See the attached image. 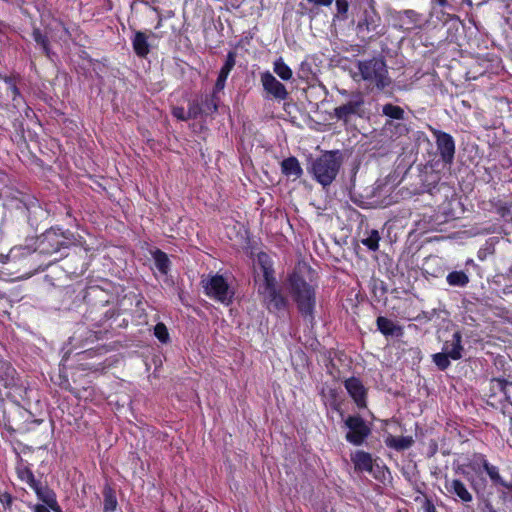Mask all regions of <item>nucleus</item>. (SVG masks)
<instances>
[{"instance_id":"1","label":"nucleus","mask_w":512,"mask_h":512,"mask_svg":"<svg viewBox=\"0 0 512 512\" xmlns=\"http://www.w3.org/2000/svg\"><path fill=\"white\" fill-rule=\"evenodd\" d=\"M289 294L296 304L302 318L313 325L315 323L316 288L298 273L289 277Z\"/></svg>"},{"instance_id":"2","label":"nucleus","mask_w":512,"mask_h":512,"mask_svg":"<svg viewBox=\"0 0 512 512\" xmlns=\"http://www.w3.org/2000/svg\"><path fill=\"white\" fill-rule=\"evenodd\" d=\"M258 262L263 272V282L259 285L258 293L266 308L270 312L285 310L288 306V300L278 291L274 270L269 257L265 253L258 255Z\"/></svg>"},{"instance_id":"3","label":"nucleus","mask_w":512,"mask_h":512,"mask_svg":"<svg viewBox=\"0 0 512 512\" xmlns=\"http://www.w3.org/2000/svg\"><path fill=\"white\" fill-rule=\"evenodd\" d=\"M357 68L361 79L371 89L382 91L392 83L386 62L382 57L359 60Z\"/></svg>"},{"instance_id":"4","label":"nucleus","mask_w":512,"mask_h":512,"mask_svg":"<svg viewBox=\"0 0 512 512\" xmlns=\"http://www.w3.org/2000/svg\"><path fill=\"white\" fill-rule=\"evenodd\" d=\"M75 241L76 238L70 230L51 227L37 238L35 250L42 255L51 256L68 249Z\"/></svg>"},{"instance_id":"5","label":"nucleus","mask_w":512,"mask_h":512,"mask_svg":"<svg viewBox=\"0 0 512 512\" xmlns=\"http://www.w3.org/2000/svg\"><path fill=\"white\" fill-rule=\"evenodd\" d=\"M341 164L339 151H327L311 161L309 171L318 183L326 187L335 180Z\"/></svg>"},{"instance_id":"6","label":"nucleus","mask_w":512,"mask_h":512,"mask_svg":"<svg viewBox=\"0 0 512 512\" xmlns=\"http://www.w3.org/2000/svg\"><path fill=\"white\" fill-rule=\"evenodd\" d=\"M202 283L207 296L226 305L232 302L234 292L222 275L210 276L208 279L202 280Z\"/></svg>"},{"instance_id":"7","label":"nucleus","mask_w":512,"mask_h":512,"mask_svg":"<svg viewBox=\"0 0 512 512\" xmlns=\"http://www.w3.org/2000/svg\"><path fill=\"white\" fill-rule=\"evenodd\" d=\"M345 426L348 429L345 436L346 440L356 446L361 445L371 433L365 420L358 415L348 416L345 420Z\"/></svg>"},{"instance_id":"8","label":"nucleus","mask_w":512,"mask_h":512,"mask_svg":"<svg viewBox=\"0 0 512 512\" xmlns=\"http://www.w3.org/2000/svg\"><path fill=\"white\" fill-rule=\"evenodd\" d=\"M431 131L436 140L437 150L442 161L445 164L451 165L455 154V141L453 137L450 134L437 129H431Z\"/></svg>"},{"instance_id":"9","label":"nucleus","mask_w":512,"mask_h":512,"mask_svg":"<svg viewBox=\"0 0 512 512\" xmlns=\"http://www.w3.org/2000/svg\"><path fill=\"white\" fill-rule=\"evenodd\" d=\"M260 80L263 89L275 99L286 100L288 98L289 93L286 87L280 81H278L269 71L261 73Z\"/></svg>"},{"instance_id":"10","label":"nucleus","mask_w":512,"mask_h":512,"mask_svg":"<svg viewBox=\"0 0 512 512\" xmlns=\"http://www.w3.org/2000/svg\"><path fill=\"white\" fill-rule=\"evenodd\" d=\"M364 99L361 94L354 95L347 103L334 109V115L338 120L347 123L351 116L360 115Z\"/></svg>"},{"instance_id":"11","label":"nucleus","mask_w":512,"mask_h":512,"mask_svg":"<svg viewBox=\"0 0 512 512\" xmlns=\"http://www.w3.org/2000/svg\"><path fill=\"white\" fill-rule=\"evenodd\" d=\"M344 386L359 408L366 407L367 391L362 381L356 377H350L344 381Z\"/></svg>"},{"instance_id":"12","label":"nucleus","mask_w":512,"mask_h":512,"mask_svg":"<svg viewBox=\"0 0 512 512\" xmlns=\"http://www.w3.org/2000/svg\"><path fill=\"white\" fill-rule=\"evenodd\" d=\"M394 19L398 22L399 28L410 31L421 27L422 15L415 10L407 9L395 12Z\"/></svg>"},{"instance_id":"13","label":"nucleus","mask_w":512,"mask_h":512,"mask_svg":"<svg viewBox=\"0 0 512 512\" xmlns=\"http://www.w3.org/2000/svg\"><path fill=\"white\" fill-rule=\"evenodd\" d=\"M476 460L482 465L490 480L494 485L501 486L508 491H512V482H506L499 473V468L490 464L484 455L479 454L476 456Z\"/></svg>"},{"instance_id":"14","label":"nucleus","mask_w":512,"mask_h":512,"mask_svg":"<svg viewBox=\"0 0 512 512\" xmlns=\"http://www.w3.org/2000/svg\"><path fill=\"white\" fill-rule=\"evenodd\" d=\"M377 329L385 336V337H402L404 334L403 327L393 320L379 316L376 319Z\"/></svg>"},{"instance_id":"15","label":"nucleus","mask_w":512,"mask_h":512,"mask_svg":"<svg viewBox=\"0 0 512 512\" xmlns=\"http://www.w3.org/2000/svg\"><path fill=\"white\" fill-rule=\"evenodd\" d=\"M462 335L459 331L453 333L452 339L447 340L443 344L442 352L449 356L452 360L462 358Z\"/></svg>"},{"instance_id":"16","label":"nucleus","mask_w":512,"mask_h":512,"mask_svg":"<svg viewBox=\"0 0 512 512\" xmlns=\"http://www.w3.org/2000/svg\"><path fill=\"white\" fill-rule=\"evenodd\" d=\"M409 128L406 123L402 121L386 120L383 127L382 133L386 137L391 139H398L408 134Z\"/></svg>"},{"instance_id":"17","label":"nucleus","mask_w":512,"mask_h":512,"mask_svg":"<svg viewBox=\"0 0 512 512\" xmlns=\"http://www.w3.org/2000/svg\"><path fill=\"white\" fill-rule=\"evenodd\" d=\"M5 199L4 206H13V202H15V207L17 209H26L29 210L28 204L22 198V193L18 190H13L6 185H3L2 196Z\"/></svg>"},{"instance_id":"18","label":"nucleus","mask_w":512,"mask_h":512,"mask_svg":"<svg viewBox=\"0 0 512 512\" xmlns=\"http://www.w3.org/2000/svg\"><path fill=\"white\" fill-rule=\"evenodd\" d=\"M351 461L357 471L360 472H373V460L371 454L365 451H356L351 456Z\"/></svg>"},{"instance_id":"19","label":"nucleus","mask_w":512,"mask_h":512,"mask_svg":"<svg viewBox=\"0 0 512 512\" xmlns=\"http://www.w3.org/2000/svg\"><path fill=\"white\" fill-rule=\"evenodd\" d=\"M380 25V17L374 12H365L364 19L357 25L359 33H377V29Z\"/></svg>"},{"instance_id":"20","label":"nucleus","mask_w":512,"mask_h":512,"mask_svg":"<svg viewBox=\"0 0 512 512\" xmlns=\"http://www.w3.org/2000/svg\"><path fill=\"white\" fill-rule=\"evenodd\" d=\"M132 47L135 54L139 57H146L150 52L148 36L141 31H135L132 38Z\"/></svg>"},{"instance_id":"21","label":"nucleus","mask_w":512,"mask_h":512,"mask_svg":"<svg viewBox=\"0 0 512 512\" xmlns=\"http://www.w3.org/2000/svg\"><path fill=\"white\" fill-rule=\"evenodd\" d=\"M448 492L456 495L462 502H471L473 500L472 494L468 491L465 484L459 479H453L446 484Z\"/></svg>"},{"instance_id":"22","label":"nucleus","mask_w":512,"mask_h":512,"mask_svg":"<svg viewBox=\"0 0 512 512\" xmlns=\"http://www.w3.org/2000/svg\"><path fill=\"white\" fill-rule=\"evenodd\" d=\"M282 173L287 177H292L296 180L301 177L303 170L297 158L289 157L281 162Z\"/></svg>"},{"instance_id":"23","label":"nucleus","mask_w":512,"mask_h":512,"mask_svg":"<svg viewBox=\"0 0 512 512\" xmlns=\"http://www.w3.org/2000/svg\"><path fill=\"white\" fill-rule=\"evenodd\" d=\"M36 493L37 497L43 501L54 512H61V508L56 500V494L48 486L43 485Z\"/></svg>"},{"instance_id":"24","label":"nucleus","mask_w":512,"mask_h":512,"mask_svg":"<svg viewBox=\"0 0 512 512\" xmlns=\"http://www.w3.org/2000/svg\"><path fill=\"white\" fill-rule=\"evenodd\" d=\"M32 38L35 43L41 48L42 52L49 58H52L54 53L50 48V41L46 34H43L39 28H34L32 31Z\"/></svg>"},{"instance_id":"25","label":"nucleus","mask_w":512,"mask_h":512,"mask_svg":"<svg viewBox=\"0 0 512 512\" xmlns=\"http://www.w3.org/2000/svg\"><path fill=\"white\" fill-rule=\"evenodd\" d=\"M382 114L387 117L386 120L402 121L405 117V111L400 106L387 103L382 106Z\"/></svg>"},{"instance_id":"26","label":"nucleus","mask_w":512,"mask_h":512,"mask_svg":"<svg viewBox=\"0 0 512 512\" xmlns=\"http://www.w3.org/2000/svg\"><path fill=\"white\" fill-rule=\"evenodd\" d=\"M273 71L283 81H289L290 79H292L293 72L291 68L284 62L282 57H279L274 61Z\"/></svg>"},{"instance_id":"27","label":"nucleus","mask_w":512,"mask_h":512,"mask_svg":"<svg viewBox=\"0 0 512 512\" xmlns=\"http://www.w3.org/2000/svg\"><path fill=\"white\" fill-rule=\"evenodd\" d=\"M413 444V439L408 436H389L386 439V445L390 448H394L396 450H405L411 447Z\"/></svg>"},{"instance_id":"28","label":"nucleus","mask_w":512,"mask_h":512,"mask_svg":"<svg viewBox=\"0 0 512 512\" xmlns=\"http://www.w3.org/2000/svg\"><path fill=\"white\" fill-rule=\"evenodd\" d=\"M446 280L450 286L465 287L469 282V277L463 271H452L447 275Z\"/></svg>"},{"instance_id":"29","label":"nucleus","mask_w":512,"mask_h":512,"mask_svg":"<svg viewBox=\"0 0 512 512\" xmlns=\"http://www.w3.org/2000/svg\"><path fill=\"white\" fill-rule=\"evenodd\" d=\"M218 97L217 94L212 93V95H206L202 97L200 102L202 104V110L205 115L212 114L218 109Z\"/></svg>"},{"instance_id":"30","label":"nucleus","mask_w":512,"mask_h":512,"mask_svg":"<svg viewBox=\"0 0 512 512\" xmlns=\"http://www.w3.org/2000/svg\"><path fill=\"white\" fill-rule=\"evenodd\" d=\"M5 83L8 85V91L12 96L13 106L18 108L23 103V98L15 84V81L12 77H5Z\"/></svg>"},{"instance_id":"31","label":"nucleus","mask_w":512,"mask_h":512,"mask_svg":"<svg viewBox=\"0 0 512 512\" xmlns=\"http://www.w3.org/2000/svg\"><path fill=\"white\" fill-rule=\"evenodd\" d=\"M155 266L162 274H167L169 270L170 260L166 253L157 250L154 254Z\"/></svg>"},{"instance_id":"32","label":"nucleus","mask_w":512,"mask_h":512,"mask_svg":"<svg viewBox=\"0 0 512 512\" xmlns=\"http://www.w3.org/2000/svg\"><path fill=\"white\" fill-rule=\"evenodd\" d=\"M104 495V511L112 512L117 507V500L113 490L110 487H106L103 492Z\"/></svg>"},{"instance_id":"33","label":"nucleus","mask_w":512,"mask_h":512,"mask_svg":"<svg viewBox=\"0 0 512 512\" xmlns=\"http://www.w3.org/2000/svg\"><path fill=\"white\" fill-rule=\"evenodd\" d=\"M495 210L506 221H512V205L507 202L498 201L495 205Z\"/></svg>"},{"instance_id":"34","label":"nucleus","mask_w":512,"mask_h":512,"mask_svg":"<svg viewBox=\"0 0 512 512\" xmlns=\"http://www.w3.org/2000/svg\"><path fill=\"white\" fill-rule=\"evenodd\" d=\"M380 235L377 230H372L369 236L362 240V243L372 251L379 248Z\"/></svg>"},{"instance_id":"35","label":"nucleus","mask_w":512,"mask_h":512,"mask_svg":"<svg viewBox=\"0 0 512 512\" xmlns=\"http://www.w3.org/2000/svg\"><path fill=\"white\" fill-rule=\"evenodd\" d=\"M432 359H433L434 364L441 371L446 370L450 366L449 359H451V358L443 352L433 354Z\"/></svg>"},{"instance_id":"36","label":"nucleus","mask_w":512,"mask_h":512,"mask_svg":"<svg viewBox=\"0 0 512 512\" xmlns=\"http://www.w3.org/2000/svg\"><path fill=\"white\" fill-rule=\"evenodd\" d=\"M202 104L200 101H192L189 103L187 110V117L189 119H196L200 115H203Z\"/></svg>"},{"instance_id":"37","label":"nucleus","mask_w":512,"mask_h":512,"mask_svg":"<svg viewBox=\"0 0 512 512\" xmlns=\"http://www.w3.org/2000/svg\"><path fill=\"white\" fill-rule=\"evenodd\" d=\"M154 335L162 342L166 343L169 340V333L166 326L163 323H158L154 328Z\"/></svg>"},{"instance_id":"38","label":"nucleus","mask_w":512,"mask_h":512,"mask_svg":"<svg viewBox=\"0 0 512 512\" xmlns=\"http://www.w3.org/2000/svg\"><path fill=\"white\" fill-rule=\"evenodd\" d=\"M434 14H436L437 19L439 21L443 22L444 24H446L447 22H449L450 20H452V19H454L456 17L455 15H452L450 13H446L443 10L435 11V7L432 6L430 15L433 16Z\"/></svg>"},{"instance_id":"39","label":"nucleus","mask_w":512,"mask_h":512,"mask_svg":"<svg viewBox=\"0 0 512 512\" xmlns=\"http://www.w3.org/2000/svg\"><path fill=\"white\" fill-rule=\"evenodd\" d=\"M235 63H236V52L235 51H229L227 56H226V60H225V63H224V67L232 70L235 66Z\"/></svg>"},{"instance_id":"40","label":"nucleus","mask_w":512,"mask_h":512,"mask_svg":"<svg viewBox=\"0 0 512 512\" xmlns=\"http://www.w3.org/2000/svg\"><path fill=\"white\" fill-rule=\"evenodd\" d=\"M20 478L22 481H25L27 484H29L30 482H33V479H35L33 472L28 468H26L20 472Z\"/></svg>"},{"instance_id":"41","label":"nucleus","mask_w":512,"mask_h":512,"mask_svg":"<svg viewBox=\"0 0 512 512\" xmlns=\"http://www.w3.org/2000/svg\"><path fill=\"white\" fill-rule=\"evenodd\" d=\"M494 381L498 384L500 390L507 395L508 387L512 386V383L507 381L506 379L497 378Z\"/></svg>"},{"instance_id":"42","label":"nucleus","mask_w":512,"mask_h":512,"mask_svg":"<svg viewBox=\"0 0 512 512\" xmlns=\"http://www.w3.org/2000/svg\"><path fill=\"white\" fill-rule=\"evenodd\" d=\"M226 80H227L226 78L221 77V76L218 75L216 83H215V87H214V90H213L214 94H217L218 92H220V91H222L224 89Z\"/></svg>"},{"instance_id":"43","label":"nucleus","mask_w":512,"mask_h":512,"mask_svg":"<svg viewBox=\"0 0 512 512\" xmlns=\"http://www.w3.org/2000/svg\"><path fill=\"white\" fill-rule=\"evenodd\" d=\"M173 115L179 119V120H188L189 118L187 117V112H185L184 108L182 107H176L173 109Z\"/></svg>"},{"instance_id":"44","label":"nucleus","mask_w":512,"mask_h":512,"mask_svg":"<svg viewBox=\"0 0 512 512\" xmlns=\"http://www.w3.org/2000/svg\"><path fill=\"white\" fill-rule=\"evenodd\" d=\"M334 0H307L308 3L313 4L316 7L324 6L329 7Z\"/></svg>"},{"instance_id":"45","label":"nucleus","mask_w":512,"mask_h":512,"mask_svg":"<svg viewBox=\"0 0 512 512\" xmlns=\"http://www.w3.org/2000/svg\"><path fill=\"white\" fill-rule=\"evenodd\" d=\"M423 508L425 512H437L434 504L429 499L425 500Z\"/></svg>"},{"instance_id":"46","label":"nucleus","mask_w":512,"mask_h":512,"mask_svg":"<svg viewBox=\"0 0 512 512\" xmlns=\"http://www.w3.org/2000/svg\"><path fill=\"white\" fill-rule=\"evenodd\" d=\"M432 5H438L442 8L450 7L448 0H431Z\"/></svg>"},{"instance_id":"47","label":"nucleus","mask_w":512,"mask_h":512,"mask_svg":"<svg viewBox=\"0 0 512 512\" xmlns=\"http://www.w3.org/2000/svg\"><path fill=\"white\" fill-rule=\"evenodd\" d=\"M28 485L35 491V493L39 491L38 489L43 487L41 482L37 481L36 479H33V482H30Z\"/></svg>"},{"instance_id":"48","label":"nucleus","mask_w":512,"mask_h":512,"mask_svg":"<svg viewBox=\"0 0 512 512\" xmlns=\"http://www.w3.org/2000/svg\"><path fill=\"white\" fill-rule=\"evenodd\" d=\"M0 501L3 503V504H6V505H10L12 503V497L10 494L8 493H4L2 495V497H0Z\"/></svg>"},{"instance_id":"49","label":"nucleus","mask_w":512,"mask_h":512,"mask_svg":"<svg viewBox=\"0 0 512 512\" xmlns=\"http://www.w3.org/2000/svg\"><path fill=\"white\" fill-rule=\"evenodd\" d=\"M336 3H337V6H338V9H339L340 12L341 11L346 12V10H347V3H346V1H344V0H337Z\"/></svg>"},{"instance_id":"50","label":"nucleus","mask_w":512,"mask_h":512,"mask_svg":"<svg viewBox=\"0 0 512 512\" xmlns=\"http://www.w3.org/2000/svg\"><path fill=\"white\" fill-rule=\"evenodd\" d=\"M230 72V69L222 66L218 75L227 79Z\"/></svg>"},{"instance_id":"51","label":"nucleus","mask_w":512,"mask_h":512,"mask_svg":"<svg viewBox=\"0 0 512 512\" xmlns=\"http://www.w3.org/2000/svg\"><path fill=\"white\" fill-rule=\"evenodd\" d=\"M34 512H50V511L46 506L37 504L34 506Z\"/></svg>"},{"instance_id":"52","label":"nucleus","mask_w":512,"mask_h":512,"mask_svg":"<svg viewBox=\"0 0 512 512\" xmlns=\"http://www.w3.org/2000/svg\"><path fill=\"white\" fill-rule=\"evenodd\" d=\"M162 23H163L162 14H159V15H157V24L155 26V29L161 28L162 27Z\"/></svg>"},{"instance_id":"53","label":"nucleus","mask_w":512,"mask_h":512,"mask_svg":"<svg viewBox=\"0 0 512 512\" xmlns=\"http://www.w3.org/2000/svg\"><path fill=\"white\" fill-rule=\"evenodd\" d=\"M6 176L3 173H0V182H3ZM3 187H0V197L2 196Z\"/></svg>"},{"instance_id":"54","label":"nucleus","mask_w":512,"mask_h":512,"mask_svg":"<svg viewBox=\"0 0 512 512\" xmlns=\"http://www.w3.org/2000/svg\"><path fill=\"white\" fill-rule=\"evenodd\" d=\"M150 8H151V9H152V10H153L157 15L161 14V12H160V10H159V8H158V7L150 6Z\"/></svg>"}]
</instances>
